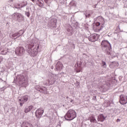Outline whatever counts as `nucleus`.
Here are the masks:
<instances>
[{
    "mask_svg": "<svg viewBox=\"0 0 127 127\" xmlns=\"http://www.w3.org/2000/svg\"><path fill=\"white\" fill-rule=\"evenodd\" d=\"M34 46V44L33 43L30 44L28 45V49L27 50L28 53L33 57L37 55V49L39 48V46L38 45L37 48L33 49Z\"/></svg>",
    "mask_w": 127,
    "mask_h": 127,
    "instance_id": "nucleus-1",
    "label": "nucleus"
},
{
    "mask_svg": "<svg viewBox=\"0 0 127 127\" xmlns=\"http://www.w3.org/2000/svg\"><path fill=\"white\" fill-rule=\"evenodd\" d=\"M101 45L103 47V51H105L108 55H111V52L112 51V48L109 41L104 40L102 41Z\"/></svg>",
    "mask_w": 127,
    "mask_h": 127,
    "instance_id": "nucleus-2",
    "label": "nucleus"
},
{
    "mask_svg": "<svg viewBox=\"0 0 127 127\" xmlns=\"http://www.w3.org/2000/svg\"><path fill=\"white\" fill-rule=\"evenodd\" d=\"M77 117V113L74 110L70 109L66 113L64 118L66 121H72Z\"/></svg>",
    "mask_w": 127,
    "mask_h": 127,
    "instance_id": "nucleus-3",
    "label": "nucleus"
},
{
    "mask_svg": "<svg viewBox=\"0 0 127 127\" xmlns=\"http://www.w3.org/2000/svg\"><path fill=\"white\" fill-rule=\"evenodd\" d=\"M103 25H101V23L99 22L93 24V29L95 32H99L100 30L103 29Z\"/></svg>",
    "mask_w": 127,
    "mask_h": 127,
    "instance_id": "nucleus-4",
    "label": "nucleus"
},
{
    "mask_svg": "<svg viewBox=\"0 0 127 127\" xmlns=\"http://www.w3.org/2000/svg\"><path fill=\"white\" fill-rule=\"evenodd\" d=\"M20 82H22V84H28V75H20L19 77Z\"/></svg>",
    "mask_w": 127,
    "mask_h": 127,
    "instance_id": "nucleus-5",
    "label": "nucleus"
},
{
    "mask_svg": "<svg viewBox=\"0 0 127 127\" xmlns=\"http://www.w3.org/2000/svg\"><path fill=\"white\" fill-rule=\"evenodd\" d=\"M44 113V110L41 108L37 109L35 112V116L37 119H40Z\"/></svg>",
    "mask_w": 127,
    "mask_h": 127,
    "instance_id": "nucleus-6",
    "label": "nucleus"
},
{
    "mask_svg": "<svg viewBox=\"0 0 127 127\" xmlns=\"http://www.w3.org/2000/svg\"><path fill=\"white\" fill-rule=\"evenodd\" d=\"M89 41L91 42H95L99 39V35L97 34H93L88 38Z\"/></svg>",
    "mask_w": 127,
    "mask_h": 127,
    "instance_id": "nucleus-7",
    "label": "nucleus"
},
{
    "mask_svg": "<svg viewBox=\"0 0 127 127\" xmlns=\"http://www.w3.org/2000/svg\"><path fill=\"white\" fill-rule=\"evenodd\" d=\"M25 52V50H24V48L23 47H18L16 49L15 51V54L18 56L21 55V54H23Z\"/></svg>",
    "mask_w": 127,
    "mask_h": 127,
    "instance_id": "nucleus-8",
    "label": "nucleus"
},
{
    "mask_svg": "<svg viewBox=\"0 0 127 127\" xmlns=\"http://www.w3.org/2000/svg\"><path fill=\"white\" fill-rule=\"evenodd\" d=\"M121 105H126L127 103V97L125 95H122L120 96V100L119 101Z\"/></svg>",
    "mask_w": 127,
    "mask_h": 127,
    "instance_id": "nucleus-9",
    "label": "nucleus"
},
{
    "mask_svg": "<svg viewBox=\"0 0 127 127\" xmlns=\"http://www.w3.org/2000/svg\"><path fill=\"white\" fill-rule=\"evenodd\" d=\"M7 52H8V49L4 46L0 47V54L2 55H6Z\"/></svg>",
    "mask_w": 127,
    "mask_h": 127,
    "instance_id": "nucleus-10",
    "label": "nucleus"
},
{
    "mask_svg": "<svg viewBox=\"0 0 127 127\" xmlns=\"http://www.w3.org/2000/svg\"><path fill=\"white\" fill-rule=\"evenodd\" d=\"M28 100V96H25L21 98V99H19V104L21 107H22V105L25 102H27Z\"/></svg>",
    "mask_w": 127,
    "mask_h": 127,
    "instance_id": "nucleus-11",
    "label": "nucleus"
},
{
    "mask_svg": "<svg viewBox=\"0 0 127 127\" xmlns=\"http://www.w3.org/2000/svg\"><path fill=\"white\" fill-rule=\"evenodd\" d=\"M106 119H107V117H105L103 114H100L98 116L97 120L98 122H103Z\"/></svg>",
    "mask_w": 127,
    "mask_h": 127,
    "instance_id": "nucleus-12",
    "label": "nucleus"
},
{
    "mask_svg": "<svg viewBox=\"0 0 127 127\" xmlns=\"http://www.w3.org/2000/svg\"><path fill=\"white\" fill-rule=\"evenodd\" d=\"M77 67L75 68V71L76 73H79L81 72V71H82V67H81L82 65L81 64H77Z\"/></svg>",
    "mask_w": 127,
    "mask_h": 127,
    "instance_id": "nucleus-13",
    "label": "nucleus"
},
{
    "mask_svg": "<svg viewBox=\"0 0 127 127\" xmlns=\"http://www.w3.org/2000/svg\"><path fill=\"white\" fill-rule=\"evenodd\" d=\"M32 109H33V106L31 105L29 106L27 108L25 109L24 113H25V114H27V113H29V112H30V111H31Z\"/></svg>",
    "mask_w": 127,
    "mask_h": 127,
    "instance_id": "nucleus-14",
    "label": "nucleus"
},
{
    "mask_svg": "<svg viewBox=\"0 0 127 127\" xmlns=\"http://www.w3.org/2000/svg\"><path fill=\"white\" fill-rule=\"evenodd\" d=\"M37 4L40 6V7H42L44 4V1H43V0H37Z\"/></svg>",
    "mask_w": 127,
    "mask_h": 127,
    "instance_id": "nucleus-15",
    "label": "nucleus"
},
{
    "mask_svg": "<svg viewBox=\"0 0 127 127\" xmlns=\"http://www.w3.org/2000/svg\"><path fill=\"white\" fill-rule=\"evenodd\" d=\"M15 16H16V19H17V20H20V19L23 17L22 15L19 13H16V15H15Z\"/></svg>",
    "mask_w": 127,
    "mask_h": 127,
    "instance_id": "nucleus-16",
    "label": "nucleus"
},
{
    "mask_svg": "<svg viewBox=\"0 0 127 127\" xmlns=\"http://www.w3.org/2000/svg\"><path fill=\"white\" fill-rule=\"evenodd\" d=\"M90 121L91 122V123H97V120H96V118H95L94 116H92L90 118Z\"/></svg>",
    "mask_w": 127,
    "mask_h": 127,
    "instance_id": "nucleus-17",
    "label": "nucleus"
},
{
    "mask_svg": "<svg viewBox=\"0 0 127 127\" xmlns=\"http://www.w3.org/2000/svg\"><path fill=\"white\" fill-rule=\"evenodd\" d=\"M20 36L19 33H15L12 35V37L14 38H17Z\"/></svg>",
    "mask_w": 127,
    "mask_h": 127,
    "instance_id": "nucleus-18",
    "label": "nucleus"
},
{
    "mask_svg": "<svg viewBox=\"0 0 127 127\" xmlns=\"http://www.w3.org/2000/svg\"><path fill=\"white\" fill-rule=\"evenodd\" d=\"M25 127H34V126H32V124L30 123H28V122H25Z\"/></svg>",
    "mask_w": 127,
    "mask_h": 127,
    "instance_id": "nucleus-19",
    "label": "nucleus"
},
{
    "mask_svg": "<svg viewBox=\"0 0 127 127\" xmlns=\"http://www.w3.org/2000/svg\"><path fill=\"white\" fill-rule=\"evenodd\" d=\"M59 63H58V64H57V68L58 70H61V69H62V64H60L59 65Z\"/></svg>",
    "mask_w": 127,
    "mask_h": 127,
    "instance_id": "nucleus-20",
    "label": "nucleus"
},
{
    "mask_svg": "<svg viewBox=\"0 0 127 127\" xmlns=\"http://www.w3.org/2000/svg\"><path fill=\"white\" fill-rule=\"evenodd\" d=\"M16 13H15L12 15V17L13 18V19H16Z\"/></svg>",
    "mask_w": 127,
    "mask_h": 127,
    "instance_id": "nucleus-21",
    "label": "nucleus"
},
{
    "mask_svg": "<svg viewBox=\"0 0 127 127\" xmlns=\"http://www.w3.org/2000/svg\"><path fill=\"white\" fill-rule=\"evenodd\" d=\"M45 3H48V2H51L52 0H44Z\"/></svg>",
    "mask_w": 127,
    "mask_h": 127,
    "instance_id": "nucleus-22",
    "label": "nucleus"
},
{
    "mask_svg": "<svg viewBox=\"0 0 127 127\" xmlns=\"http://www.w3.org/2000/svg\"><path fill=\"white\" fill-rule=\"evenodd\" d=\"M44 89H45V91H47V89L45 87H43V88H40V90L41 91H44Z\"/></svg>",
    "mask_w": 127,
    "mask_h": 127,
    "instance_id": "nucleus-23",
    "label": "nucleus"
},
{
    "mask_svg": "<svg viewBox=\"0 0 127 127\" xmlns=\"http://www.w3.org/2000/svg\"><path fill=\"white\" fill-rule=\"evenodd\" d=\"M102 65L103 67H105V66H106V62L102 61Z\"/></svg>",
    "mask_w": 127,
    "mask_h": 127,
    "instance_id": "nucleus-24",
    "label": "nucleus"
},
{
    "mask_svg": "<svg viewBox=\"0 0 127 127\" xmlns=\"http://www.w3.org/2000/svg\"><path fill=\"white\" fill-rule=\"evenodd\" d=\"M2 60H3V59L2 58V57H0V62H2Z\"/></svg>",
    "mask_w": 127,
    "mask_h": 127,
    "instance_id": "nucleus-25",
    "label": "nucleus"
},
{
    "mask_svg": "<svg viewBox=\"0 0 127 127\" xmlns=\"http://www.w3.org/2000/svg\"><path fill=\"white\" fill-rule=\"evenodd\" d=\"M26 14L27 16H28V17H29V15H30L29 12L26 13Z\"/></svg>",
    "mask_w": 127,
    "mask_h": 127,
    "instance_id": "nucleus-26",
    "label": "nucleus"
},
{
    "mask_svg": "<svg viewBox=\"0 0 127 127\" xmlns=\"http://www.w3.org/2000/svg\"><path fill=\"white\" fill-rule=\"evenodd\" d=\"M33 126L34 127H38V125H37V124H33Z\"/></svg>",
    "mask_w": 127,
    "mask_h": 127,
    "instance_id": "nucleus-27",
    "label": "nucleus"
},
{
    "mask_svg": "<svg viewBox=\"0 0 127 127\" xmlns=\"http://www.w3.org/2000/svg\"><path fill=\"white\" fill-rule=\"evenodd\" d=\"M117 123H119V122H121V119H118L116 121Z\"/></svg>",
    "mask_w": 127,
    "mask_h": 127,
    "instance_id": "nucleus-28",
    "label": "nucleus"
},
{
    "mask_svg": "<svg viewBox=\"0 0 127 127\" xmlns=\"http://www.w3.org/2000/svg\"><path fill=\"white\" fill-rule=\"evenodd\" d=\"M26 4H27V2H26L25 3V4H24L23 6H25V5H26Z\"/></svg>",
    "mask_w": 127,
    "mask_h": 127,
    "instance_id": "nucleus-29",
    "label": "nucleus"
},
{
    "mask_svg": "<svg viewBox=\"0 0 127 127\" xmlns=\"http://www.w3.org/2000/svg\"><path fill=\"white\" fill-rule=\"evenodd\" d=\"M32 0V1L33 2H34V1H35V0Z\"/></svg>",
    "mask_w": 127,
    "mask_h": 127,
    "instance_id": "nucleus-30",
    "label": "nucleus"
},
{
    "mask_svg": "<svg viewBox=\"0 0 127 127\" xmlns=\"http://www.w3.org/2000/svg\"><path fill=\"white\" fill-rule=\"evenodd\" d=\"M51 68H52V69H53V66H52V67H51Z\"/></svg>",
    "mask_w": 127,
    "mask_h": 127,
    "instance_id": "nucleus-31",
    "label": "nucleus"
},
{
    "mask_svg": "<svg viewBox=\"0 0 127 127\" xmlns=\"http://www.w3.org/2000/svg\"><path fill=\"white\" fill-rule=\"evenodd\" d=\"M70 102H71V103H72V102H73V100L70 101Z\"/></svg>",
    "mask_w": 127,
    "mask_h": 127,
    "instance_id": "nucleus-32",
    "label": "nucleus"
},
{
    "mask_svg": "<svg viewBox=\"0 0 127 127\" xmlns=\"http://www.w3.org/2000/svg\"><path fill=\"white\" fill-rule=\"evenodd\" d=\"M13 0H11V1H12Z\"/></svg>",
    "mask_w": 127,
    "mask_h": 127,
    "instance_id": "nucleus-33",
    "label": "nucleus"
}]
</instances>
